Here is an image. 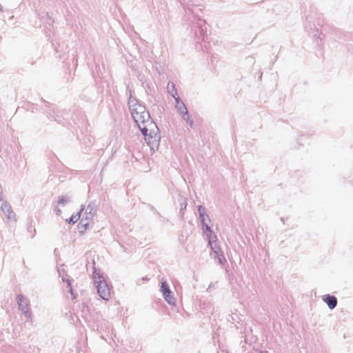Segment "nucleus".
<instances>
[{"mask_svg":"<svg viewBox=\"0 0 353 353\" xmlns=\"http://www.w3.org/2000/svg\"><path fill=\"white\" fill-rule=\"evenodd\" d=\"M19 306L21 308V310H24L27 307L28 303L26 300L23 298V296L19 295L17 297Z\"/></svg>","mask_w":353,"mask_h":353,"instance_id":"nucleus-10","label":"nucleus"},{"mask_svg":"<svg viewBox=\"0 0 353 353\" xmlns=\"http://www.w3.org/2000/svg\"><path fill=\"white\" fill-rule=\"evenodd\" d=\"M130 110L132 116L141 132L145 133L148 128H157L155 123L152 122L144 106L135 104L131 105Z\"/></svg>","mask_w":353,"mask_h":353,"instance_id":"nucleus-1","label":"nucleus"},{"mask_svg":"<svg viewBox=\"0 0 353 353\" xmlns=\"http://www.w3.org/2000/svg\"><path fill=\"white\" fill-rule=\"evenodd\" d=\"M161 290L163 294L164 299L170 305L175 304V299L171 295V291L169 289L168 284L163 281L161 283Z\"/></svg>","mask_w":353,"mask_h":353,"instance_id":"nucleus-4","label":"nucleus"},{"mask_svg":"<svg viewBox=\"0 0 353 353\" xmlns=\"http://www.w3.org/2000/svg\"><path fill=\"white\" fill-rule=\"evenodd\" d=\"M262 353H267V352H262Z\"/></svg>","mask_w":353,"mask_h":353,"instance_id":"nucleus-14","label":"nucleus"},{"mask_svg":"<svg viewBox=\"0 0 353 353\" xmlns=\"http://www.w3.org/2000/svg\"><path fill=\"white\" fill-rule=\"evenodd\" d=\"M1 210H2L3 212L4 213L5 216H6V217L8 219H14L15 214H14V212L12 211L11 206L8 203H7L6 202L3 203L1 205Z\"/></svg>","mask_w":353,"mask_h":353,"instance_id":"nucleus-7","label":"nucleus"},{"mask_svg":"<svg viewBox=\"0 0 353 353\" xmlns=\"http://www.w3.org/2000/svg\"><path fill=\"white\" fill-rule=\"evenodd\" d=\"M148 130L145 133L142 132V134L144 136L145 141L146 143L152 148L154 147H157L159 144V136L155 132L156 128H148Z\"/></svg>","mask_w":353,"mask_h":353,"instance_id":"nucleus-3","label":"nucleus"},{"mask_svg":"<svg viewBox=\"0 0 353 353\" xmlns=\"http://www.w3.org/2000/svg\"><path fill=\"white\" fill-rule=\"evenodd\" d=\"M176 101V108L179 112L183 116V119L187 121H189L190 117L188 115V110L183 102L180 99L179 97L173 95Z\"/></svg>","mask_w":353,"mask_h":353,"instance_id":"nucleus-5","label":"nucleus"},{"mask_svg":"<svg viewBox=\"0 0 353 353\" xmlns=\"http://www.w3.org/2000/svg\"><path fill=\"white\" fill-rule=\"evenodd\" d=\"M93 277L100 297L106 301L109 300L111 296V290L107 284L105 279L99 273H94Z\"/></svg>","mask_w":353,"mask_h":353,"instance_id":"nucleus-2","label":"nucleus"},{"mask_svg":"<svg viewBox=\"0 0 353 353\" xmlns=\"http://www.w3.org/2000/svg\"><path fill=\"white\" fill-rule=\"evenodd\" d=\"M199 213H200V216L202 218V221L203 222L204 221V217H203V213L202 212L203 210H202L201 206L199 207Z\"/></svg>","mask_w":353,"mask_h":353,"instance_id":"nucleus-12","label":"nucleus"},{"mask_svg":"<svg viewBox=\"0 0 353 353\" xmlns=\"http://www.w3.org/2000/svg\"><path fill=\"white\" fill-rule=\"evenodd\" d=\"M0 11H2V9H1V7H0Z\"/></svg>","mask_w":353,"mask_h":353,"instance_id":"nucleus-13","label":"nucleus"},{"mask_svg":"<svg viewBox=\"0 0 353 353\" xmlns=\"http://www.w3.org/2000/svg\"><path fill=\"white\" fill-rule=\"evenodd\" d=\"M323 300L330 309L334 308L336 305L337 300L334 296L327 295Z\"/></svg>","mask_w":353,"mask_h":353,"instance_id":"nucleus-8","label":"nucleus"},{"mask_svg":"<svg viewBox=\"0 0 353 353\" xmlns=\"http://www.w3.org/2000/svg\"><path fill=\"white\" fill-rule=\"evenodd\" d=\"M90 222L85 219H82L78 224V229L80 232H84L89 226Z\"/></svg>","mask_w":353,"mask_h":353,"instance_id":"nucleus-9","label":"nucleus"},{"mask_svg":"<svg viewBox=\"0 0 353 353\" xmlns=\"http://www.w3.org/2000/svg\"><path fill=\"white\" fill-rule=\"evenodd\" d=\"M79 219H80V212H77L71 216V217L69 219V223H75L79 220Z\"/></svg>","mask_w":353,"mask_h":353,"instance_id":"nucleus-11","label":"nucleus"},{"mask_svg":"<svg viewBox=\"0 0 353 353\" xmlns=\"http://www.w3.org/2000/svg\"><path fill=\"white\" fill-rule=\"evenodd\" d=\"M205 233L208 238L209 245L211 246V249L213 250L216 254H218L219 252V249L212 245V242H214L216 241V236L213 234L212 231L208 225L205 224Z\"/></svg>","mask_w":353,"mask_h":353,"instance_id":"nucleus-6","label":"nucleus"}]
</instances>
